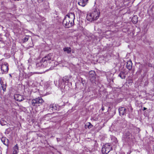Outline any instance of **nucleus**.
<instances>
[{
	"instance_id": "nucleus-1",
	"label": "nucleus",
	"mask_w": 154,
	"mask_h": 154,
	"mask_svg": "<svg viewBox=\"0 0 154 154\" xmlns=\"http://www.w3.org/2000/svg\"><path fill=\"white\" fill-rule=\"evenodd\" d=\"M74 19L75 15L73 13L69 14L65 17L63 21V25L67 28L71 27L73 24Z\"/></svg>"
},
{
	"instance_id": "nucleus-2",
	"label": "nucleus",
	"mask_w": 154,
	"mask_h": 154,
	"mask_svg": "<svg viewBox=\"0 0 154 154\" xmlns=\"http://www.w3.org/2000/svg\"><path fill=\"white\" fill-rule=\"evenodd\" d=\"M99 13L96 10L91 13L87 14L86 18L88 20L90 21H92L97 19L99 17Z\"/></svg>"
},
{
	"instance_id": "nucleus-3",
	"label": "nucleus",
	"mask_w": 154,
	"mask_h": 154,
	"mask_svg": "<svg viewBox=\"0 0 154 154\" xmlns=\"http://www.w3.org/2000/svg\"><path fill=\"white\" fill-rule=\"evenodd\" d=\"M44 102V101L42 99L41 97H39L32 100V104L33 106H39L40 104H41Z\"/></svg>"
},
{
	"instance_id": "nucleus-4",
	"label": "nucleus",
	"mask_w": 154,
	"mask_h": 154,
	"mask_svg": "<svg viewBox=\"0 0 154 154\" xmlns=\"http://www.w3.org/2000/svg\"><path fill=\"white\" fill-rule=\"evenodd\" d=\"M112 147H111L110 144L108 143L106 144L102 148V151L106 154L108 153L112 149Z\"/></svg>"
},
{
	"instance_id": "nucleus-5",
	"label": "nucleus",
	"mask_w": 154,
	"mask_h": 154,
	"mask_svg": "<svg viewBox=\"0 0 154 154\" xmlns=\"http://www.w3.org/2000/svg\"><path fill=\"white\" fill-rule=\"evenodd\" d=\"M1 68L2 74L7 73L8 70V65L7 63H2Z\"/></svg>"
},
{
	"instance_id": "nucleus-6",
	"label": "nucleus",
	"mask_w": 154,
	"mask_h": 154,
	"mask_svg": "<svg viewBox=\"0 0 154 154\" xmlns=\"http://www.w3.org/2000/svg\"><path fill=\"white\" fill-rule=\"evenodd\" d=\"M89 77L91 82H92L94 81L96 78L95 72L94 71H91L89 72Z\"/></svg>"
},
{
	"instance_id": "nucleus-7",
	"label": "nucleus",
	"mask_w": 154,
	"mask_h": 154,
	"mask_svg": "<svg viewBox=\"0 0 154 154\" xmlns=\"http://www.w3.org/2000/svg\"><path fill=\"white\" fill-rule=\"evenodd\" d=\"M46 62L42 61V60L40 62H38L36 64V67L37 68H39L40 67L43 68L46 66Z\"/></svg>"
},
{
	"instance_id": "nucleus-8",
	"label": "nucleus",
	"mask_w": 154,
	"mask_h": 154,
	"mask_svg": "<svg viewBox=\"0 0 154 154\" xmlns=\"http://www.w3.org/2000/svg\"><path fill=\"white\" fill-rule=\"evenodd\" d=\"M119 112L120 116L125 115L126 114V109L124 107H121L119 109Z\"/></svg>"
},
{
	"instance_id": "nucleus-9",
	"label": "nucleus",
	"mask_w": 154,
	"mask_h": 154,
	"mask_svg": "<svg viewBox=\"0 0 154 154\" xmlns=\"http://www.w3.org/2000/svg\"><path fill=\"white\" fill-rule=\"evenodd\" d=\"M51 57L52 54H48L47 56H45L42 59V61H43V62H46V63L47 61L50 60H51Z\"/></svg>"
},
{
	"instance_id": "nucleus-10",
	"label": "nucleus",
	"mask_w": 154,
	"mask_h": 154,
	"mask_svg": "<svg viewBox=\"0 0 154 154\" xmlns=\"http://www.w3.org/2000/svg\"><path fill=\"white\" fill-rule=\"evenodd\" d=\"M13 154H17L19 152V145L17 144L13 147Z\"/></svg>"
},
{
	"instance_id": "nucleus-11",
	"label": "nucleus",
	"mask_w": 154,
	"mask_h": 154,
	"mask_svg": "<svg viewBox=\"0 0 154 154\" xmlns=\"http://www.w3.org/2000/svg\"><path fill=\"white\" fill-rule=\"evenodd\" d=\"M49 109L53 110H57L58 109L57 106L54 104H51L49 107Z\"/></svg>"
},
{
	"instance_id": "nucleus-12",
	"label": "nucleus",
	"mask_w": 154,
	"mask_h": 154,
	"mask_svg": "<svg viewBox=\"0 0 154 154\" xmlns=\"http://www.w3.org/2000/svg\"><path fill=\"white\" fill-rule=\"evenodd\" d=\"M132 63L131 60H129L127 62V68L129 70H131L132 69Z\"/></svg>"
},
{
	"instance_id": "nucleus-13",
	"label": "nucleus",
	"mask_w": 154,
	"mask_h": 154,
	"mask_svg": "<svg viewBox=\"0 0 154 154\" xmlns=\"http://www.w3.org/2000/svg\"><path fill=\"white\" fill-rule=\"evenodd\" d=\"M87 3L88 2L85 0H82L78 2V4L82 7H84L87 4Z\"/></svg>"
},
{
	"instance_id": "nucleus-14",
	"label": "nucleus",
	"mask_w": 154,
	"mask_h": 154,
	"mask_svg": "<svg viewBox=\"0 0 154 154\" xmlns=\"http://www.w3.org/2000/svg\"><path fill=\"white\" fill-rule=\"evenodd\" d=\"M1 140L4 144L6 146L8 145V140L6 138L2 137L1 138Z\"/></svg>"
},
{
	"instance_id": "nucleus-15",
	"label": "nucleus",
	"mask_w": 154,
	"mask_h": 154,
	"mask_svg": "<svg viewBox=\"0 0 154 154\" xmlns=\"http://www.w3.org/2000/svg\"><path fill=\"white\" fill-rule=\"evenodd\" d=\"M118 75L122 79H125V73L124 71H121Z\"/></svg>"
},
{
	"instance_id": "nucleus-16",
	"label": "nucleus",
	"mask_w": 154,
	"mask_h": 154,
	"mask_svg": "<svg viewBox=\"0 0 154 154\" xmlns=\"http://www.w3.org/2000/svg\"><path fill=\"white\" fill-rule=\"evenodd\" d=\"M131 137V133L129 132L128 131L125 133L124 137L126 138V139L128 140V139L130 138Z\"/></svg>"
},
{
	"instance_id": "nucleus-17",
	"label": "nucleus",
	"mask_w": 154,
	"mask_h": 154,
	"mask_svg": "<svg viewBox=\"0 0 154 154\" xmlns=\"http://www.w3.org/2000/svg\"><path fill=\"white\" fill-rule=\"evenodd\" d=\"M138 17L137 16H134L132 19V21L133 23H137L138 21Z\"/></svg>"
},
{
	"instance_id": "nucleus-18",
	"label": "nucleus",
	"mask_w": 154,
	"mask_h": 154,
	"mask_svg": "<svg viewBox=\"0 0 154 154\" xmlns=\"http://www.w3.org/2000/svg\"><path fill=\"white\" fill-rule=\"evenodd\" d=\"M64 51L66 52L68 54H69L71 52V49L70 47H65L63 48Z\"/></svg>"
},
{
	"instance_id": "nucleus-19",
	"label": "nucleus",
	"mask_w": 154,
	"mask_h": 154,
	"mask_svg": "<svg viewBox=\"0 0 154 154\" xmlns=\"http://www.w3.org/2000/svg\"><path fill=\"white\" fill-rule=\"evenodd\" d=\"M62 80L64 83H68L69 81V79L67 76H65L63 78Z\"/></svg>"
},
{
	"instance_id": "nucleus-20",
	"label": "nucleus",
	"mask_w": 154,
	"mask_h": 154,
	"mask_svg": "<svg viewBox=\"0 0 154 154\" xmlns=\"http://www.w3.org/2000/svg\"><path fill=\"white\" fill-rule=\"evenodd\" d=\"M92 126V125L90 122H88L85 125L86 128H88V129L91 128Z\"/></svg>"
},
{
	"instance_id": "nucleus-21",
	"label": "nucleus",
	"mask_w": 154,
	"mask_h": 154,
	"mask_svg": "<svg viewBox=\"0 0 154 154\" xmlns=\"http://www.w3.org/2000/svg\"><path fill=\"white\" fill-rule=\"evenodd\" d=\"M19 94H15L14 95V99L18 101H19Z\"/></svg>"
},
{
	"instance_id": "nucleus-22",
	"label": "nucleus",
	"mask_w": 154,
	"mask_h": 154,
	"mask_svg": "<svg viewBox=\"0 0 154 154\" xmlns=\"http://www.w3.org/2000/svg\"><path fill=\"white\" fill-rule=\"evenodd\" d=\"M2 89L4 91H5L6 90V86L5 84H2Z\"/></svg>"
},
{
	"instance_id": "nucleus-23",
	"label": "nucleus",
	"mask_w": 154,
	"mask_h": 154,
	"mask_svg": "<svg viewBox=\"0 0 154 154\" xmlns=\"http://www.w3.org/2000/svg\"><path fill=\"white\" fill-rule=\"evenodd\" d=\"M29 37L27 36L25 37L23 40V42H25L27 41L28 40Z\"/></svg>"
},
{
	"instance_id": "nucleus-24",
	"label": "nucleus",
	"mask_w": 154,
	"mask_h": 154,
	"mask_svg": "<svg viewBox=\"0 0 154 154\" xmlns=\"http://www.w3.org/2000/svg\"><path fill=\"white\" fill-rule=\"evenodd\" d=\"M105 109L104 108V107L103 106H102L101 109L102 111H103Z\"/></svg>"
},
{
	"instance_id": "nucleus-25",
	"label": "nucleus",
	"mask_w": 154,
	"mask_h": 154,
	"mask_svg": "<svg viewBox=\"0 0 154 154\" xmlns=\"http://www.w3.org/2000/svg\"><path fill=\"white\" fill-rule=\"evenodd\" d=\"M143 109V110H145L146 109V108L145 107H144Z\"/></svg>"
},
{
	"instance_id": "nucleus-26",
	"label": "nucleus",
	"mask_w": 154,
	"mask_h": 154,
	"mask_svg": "<svg viewBox=\"0 0 154 154\" xmlns=\"http://www.w3.org/2000/svg\"><path fill=\"white\" fill-rule=\"evenodd\" d=\"M22 101V100L21 99V100H20V101Z\"/></svg>"
},
{
	"instance_id": "nucleus-27",
	"label": "nucleus",
	"mask_w": 154,
	"mask_h": 154,
	"mask_svg": "<svg viewBox=\"0 0 154 154\" xmlns=\"http://www.w3.org/2000/svg\"><path fill=\"white\" fill-rule=\"evenodd\" d=\"M15 1H18L19 0H14Z\"/></svg>"
},
{
	"instance_id": "nucleus-28",
	"label": "nucleus",
	"mask_w": 154,
	"mask_h": 154,
	"mask_svg": "<svg viewBox=\"0 0 154 154\" xmlns=\"http://www.w3.org/2000/svg\"><path fill=\"white\" fill-rule=\"evenodd\" d=\"M82 83H83H83H84V82H82Z\"/></svg>"
},
{
	"instance_id": "nucleus-29",
	"label": "nucleus",
	"mask_w": 154,
	"mask_h": 154,
	"mask_svg": "<svg viewBox=\"0 0 154 154\" xmlns=\"http://www.w3.org/2000/svg\"><path fill=\"white\" fill-rule=\"evenodd\" d=\"M82 83H83H83H84V82H82Z\"/></svg>"
}]
</instances>
